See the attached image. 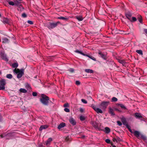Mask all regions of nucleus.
Wrapping results in <instances>:
<instances>
[{
  "label": "nucleus",
  "mask_w": 147,
  "mask_h": 147,
  "mask_svg": "<svg viewBox=\"0 0 147 147\" xmlns=\"http://www.w3.org/2000/svg\"><path fill=\"white\" fill-rule=\"evenodd\" d=\"M85 56L88 57H89V58H90V59H92V60H93L94 61H96V59L94 57L92 56L91 55H89L86 54H85Z\"/></svg>",
  "instance_id": "nucleus-25"
},
{
  "label": "nucleus",
  "mask_w": 147,
  "mask_h": 147,
  "mask_svg": "<svg viewBox=\"0 0 147 147\" xmlns=\"http://www.w3.org/2000/svg\"><path fill=\"white\" fill-rule=\"evenodd\" d=\"M55 57V56H48L47 57V59L48 61H50L53 60L54 58Z\"/></svg>",
  "instance_id": "nucleus-22"
},
{
  "label": "nucleus",
  "mask_w": 147,
  "mask_h": 147,
  "mask_svg": "<svg viewBox=\"0 0 147 147\" xmlns=\"http://www.w3.org/2000/svg\"><path fill=\"white\" fill-rule=\"evenodd\" d=\"M113 140L114 142H115L116 141L117 142V140L116 138H113Z\"/></svg>",
  "instance_id": "nucleus-60"
},
{
  "label": "nucleus",
  "mask_w": 147,
  "mask_h": 147,
  "mask_svg": "<svg viewBox=\"0 0 147 147\" xmlns=\"http://www.w3.org/2000/svg\"><path fill=\"white\" fill-rule=\"evenodd\" d=\"M138 19L139 22L141 23H142V19L141 16L140 15H138Z\"/></svg>",
  "instance_id": "nucleus-28"
},
{
  "label": "nucleus",
  "mask_w": 147,
  "mask_h": 147,
  "mask_svg": "<svg viewBox=\"0 0 147 147\" xmlns=\"http://www.w3.org/2000/svg\"><path fill=\"white\" fill-rule=\"evenodd\" d=\"M117 106H120L121 108L123 109L124 110H127V109L126 108V107L123 104H119V103H117L116 104Z\"/></svg>",
  "instance_id": "nucleus-16"
},
{
  "label": "nucleus",
  "mask_w": 147,
  "mask_h": 147,
  "mask_svg": "<svg viewBox=\"0 0 147 147\" xmlns=\"http://www.w3.org/2000/svg\"><path fill=\"white\" fill-rule=\"evenodd\" d=\"M136 52L140 55H143V52L142 50H136Z\"/></svg>",
  "instance_id": "nucleus-36"
},
{
  "label": "nucleus",
  "mask_w": 147,
  "mask_h": 147,
  "mask_svg": "<svg viewBox=\"0 0 147 147\" xmlns=\"http://www.w3.org/2000/svg\"><path fill=\"white\" fill-rule=\"evenodd\" d=\"M13 76L11 74H7L6 75V77L8 79H11L12 78Z\"/></svg>",
  "instance_id": "nucleus-37"
},
{
  "label": "nucleus",
  "mask_w": 147,
  "mask_h": 147,
  "mask_svg": "<svg viewBox=\"0 0 147 147\" xmlns=\"http://www.w3.org/2000/svg\"><path fill=\"white\" fill-rule=\"evenodd\" d=\"M75 52L76 53L80 54H81V55H83L84 56H85V54H85L82 51H79L78 50H77L75 51Z\"/></svg>",
  "instance_id": "nucleus-30"
},
{
  "label": "nucleus",
  "mask_w": 147,
  "mask_h": 147,
  "mask_svg": "<svg viewBox=\"0 0 147 147\" xmlns=\"http://www.w3.org/2000/svg\"><path fill=\"white\" fill-rule=\"evenodd\" d=\"M85 71L87 73H93L94 72L93 70L90 69H86L85 70Z\"/></svg>",
  "instance_id": "nucleus-24"
},
{
  "label": "nucleus",
  "mask_w": 147,
  "mask_h": 147,
  "mask_svg": "<svg viewBox=\"0 0 147 147\" xmlns=\"http://www.w3.org/2000/svg\"><path fill=\"white\" fill-rule=\"evenodd\" d=\"M48 127V125H42L40 126L39 129V130L40 131H42L43 129H45Z\"/></svg>",
  "instance_id": "nucleus-14"
},
{
  "label": "nucleus",
  "mask_w": 147,
  "mask_h": 147,
  "mask_svg": "<svg viewBox=\"0 0 147 147\" xmlns=\"http://www.w3.org/2000/svg\"><path fill=\"white\" fill-rule=\"evenodd\" d=\"M69 121L70 123L73 126L76 125V122L75 120L72 117H70L69 119Z\"/></svg>",
  "instance_id": "nucleus-10"
},
{
  "label": "nucleus",
  "mask_w": 147,
  "mask_h": 147,
  "mask_svg": "<svg viewBox=\"0 0 147 147\" xmlns=\"http://www.w3.org/2000/svg\"><path fill=\"white\" fill-rule=\"evenodd\" d=\"M66 124L65 123L62 122L60 123L58 127V128L60 129L65 126Z\"/></svg>",
  "instance_id": "nucleus-17"
},
{
  "label": "nucleus",
  "mask_w": 147,
  "mask_h": 147,
  "mask_svg": "<svg viewBox=\"0 0 147 147\" xmlns=\"http://www.w3.org/2000/svg\"><path fill=\"white\" fill-rule=\"evenodd\" d=\"M3 118L2 115L0 114V122H2L3 121Z\"/></svg>",
  "instance_id": "nucleus-46"
},
{
  "label": "nucleus",
  "mask_w": 147,
  "mask_h": 147,
  "mask_svg": "<svg viewBox=\"0 0 147 147\" xmlns=\"http://www.w3.org/2000/svg\"><path fill=\"white\" fill-rule=\"evenodd\" d=\"M0 55L1 57L6 62H8V59L6 55L4 52H1L0 53Z\"/></svg>",
  "instance_id": "nucleus-8"
},
{
  "label": "nucleus",
  "mask_w": 147,
  "mask_h": 147,
  "mask_svg": "<svg viewBox=\"0 0 147 147\" xmlns=\"http://www.w3.org/2000/svg\"><path fill=\"white\" fill-rule=\"evenodd\" d=\"M140 136L141 138L144 141H145V140H147V138L146 137V136H144V135L141 134Z\"/></svg>",
  "instance_id": "nucleus-29"
},
{
  "label": "nucleus",
  "mask_w": 147,
  "mask_h": 147,
  "mask_svg": "<svg viewBox=\"0 0 147 147\" xmlns=\"http://www.w3.org/2000/svg\"><path fill=\"white\" fill-rule=\"evenodd\" d=\"M80 120L81 121H84L85 119V117L82 115L80 116Z\"/></svg>",
  "instance_id": "nucleus-39"
},
{
  "label": "nucleus",
  "mask_w": 147,
  "mask_h": 147,
  "mask_svg": "<svg viewBox=\"0 0 147 147\" xmlns=\"http://www.w3.org/2000/svg\"><path fill=\"white\" fill-rule=\"evenodd\" d=\"M40 102L43 105L47 106L49 103V98L46 95L42 94L40 99Z\"/></svg>",
  "instance_id": "nucleus-1"
},
{
  "label": "nucleus",
  "mask_w": 147,
  "mask_h": 147,
  "mask_svg": "<svg viewBox=\"0 0 147 147\" xmlns=\"http://www.w3.org/2000/svg\"><path fill=\"white\" fill-rule=\"evenodd\" d=\"M27 16V15L25 13H23L22 14V17L24 18L26 17Z\"/></svg>",
  "instance_id": "nucleus-49"
},
{
  "label": "nucleus",
  "mask_w": 147,
  "mask_h": 147,
  "mask_svg": "<svg viewBox=\"0 0 147 147\" xmlns=\"http://www.w3.org/2000/svg\"><path fill=\"white\" fill-rule=\"evenodd\" d=\"M18 66V64L17 63H14L12 64V67L13 68H16Z\"/></svg>",
  "instance_id": "nucleus-32"
},
{
  "label": "nucleus",
  "mask_w": 147,
  "mask_h": 147,
  "mask_svg": "<svg viewBox=\"0 0 147 147\" xmlns=\"http://www.w3.org/2000/svg\"><path fill=\"white\" fill-rule=\"evenodd\" d=\"M125 15L126 17L129 20H130L131 17L132 16V13L130 12H127L125 13Z\"/></svg>",
  "instance_id": "nucleus-11"
},
{
  "label": "nucleus",
  "mask_w": 147,
  "mask_h": 147,
  "mask_svg": "<svg viewBox=\"0 0 147 147\" xmlns=\"http://www.w3.org/2000/svg\"><path fill=\"white\" fill-rule=\"evenodd\" d=\"M7 2L10 5L13 6L15 5L14 3L12 1H9V0L7 1Z\"/></svg>",
  "instance_id": "nucleus-34"
},
{
  "label": "nucleus",
  "mask_w": 147,
  "mask_h": 147,
  "mask_svg": "<svg viewBox=\"0 0 147 147\" xmlns=\"http://www.w3.org/2000/svg\"><path fill=\"white\" fill-rule=\"evenodd\" d=\"M129 20L131 22H133L137 21V19L135 17H132V19H131Z\"/></svg>",
  "instance_id": "nucleus-33"
},
{
  "label": "nucleus",
  "mask_w": 147,
  "mask_h": 147,
  "mask_svg": "<svg viewBox=\"0 0 147 147\" xmlns=\"http://www.w3.org/2000/svg\"><path fill=\"white\" fill-rule=\"evenodd\" d=\"M0 90L5 89V86L6 84L5 80L3 79H1L0 81Z\"/></svg>",
  "instance_id": "nucleus-5"
},
{
  "label": "nucleus",
  "mask_w": 147,
  "mask_h": 147,
  "mask_svg": "<svg viewBox=\"0 0 147 147\" xmlns=\"http://www.w3.org/2000/svg\"><path fill=\"white\" fill-rule=\"evenodd\" d=\"M15 5H19L21 3V2H20L19 1H18L17 0L16 1H15Z\"/></svg>",
  "instance_id": "nucleus-41"
},
{
  "label": "nucleus",
  "mask_w": 147,
  "mask_h": 147,
  "mask_svg": "<svg viewBox=\"0 0 147 147\" xmlns=\"http://www.w3.org/2000/svg\"><path fill=\"white\" fill-rule=\"evenodd\" d=\"M144 32L147 35V29H144Z\"/></svg>",
  "instance_id": "nucleus-61"
},
{
  "label": "nucleus",
  "mask_w": 147,
  "mask_h": 147,
  "mask_svg": "<svg viewBox=\"0 0 147 147\" xmlns=\"http://www.w3.org/2000/svg\"><path fill=\"white\" fill-rule=\"evenodd\" d=\"M108 112L109 113L111 114V116H115V114L114 112V110L111 107H109V110Z\"/></svg>",
  "instance_id": "nucleus-12"
},
{
  "label": "nucleus",
  "mask_w": 147,
  "mask_h": 147,
  "mask_svg": "<svg viewBox=\"0 0 147 147\" xmlns=\"http://www.w3.org/2000/svg\"><path fill=\"white\" fill-rule=\"evenodd\" d=\"M116 138H117V142H118V141L121 142L122 141L121 139V138H119V137L116 136Z\"/></svg>",
  "instance_id": "nucleus-43"
},
{
  "label": "nucleus",
  "mask_w": 147,
  "mask_h": 147,
  "mask_svg": "<svg viewBox=\"0 0 147 147\" xmlns=\"http://www.w3.org/2000/svg\"><path fill=\"white\" fill-rule=\"evenodd\" d=\"M110 129L108 127H106L105 128V130L104 131L106 134H108L110 132Z\"/></svg>",
  "instance_id": "nucleus-23"
},
{
  "label": "nucleus",
  "mask_w": 147,
  "mask_h": 147,
  "mask_svg": "<svg viewBox=\"0 0 147 147\" xmlns=\"http://www.w3.org/2000/svg\"><path fill=\"white\" fill-rule=\"evenodd\" d=\"M134 116L136 118H141V119L142 120L144 121L145 118L143 117L141 114L138 113H136L134 114Z\"/></svg>",
  "instance_id": "nucleus-9"
},
{
  "label": "nucleus",
  "mask_w": 147,
  "mask_h": 147,
  "mask_svg": "<svg viewBox=\"0 0 147 147\" xmlns=\"http://www.w3.org/2000/svg\"><path fill=\"white\" fill-rule=\"evenodd\" d=\"M109 103V101H104L101 102L100 106L102 109H105Z\"/></svg>",
  "instance_id": "nucleus-4"
},
{
  "label": "nucleus",
  "mask_w": 147,
  "mask_h": 147,
  "mask_svg": "<svg viewBox=\"0 0 147 147\" xmlns=\"http://www.w3.org/2000/svg\"><path fill=\"white\" fill-rule=\"evenodd\" d=\"M98 54L99 55V56L102 58L103 59L107 60V54L106 53H104L102 52L99 51Z\"/></svg>",
  "instance_id": "nucleus-6"
},
{
  "label": "nucleus",
  "mask_w": 147,
  "mask_h": 147,
  "mask_svg": "<svg viewBox=\"0 0 147 147\" xmlns=\"http://www.w3.org/2000/svg\"><path fill=\"white\" fill-rule=\"evenodd\" d=\"M52 99L53 102H52V101H51L50 100H49V101L51 103V104H52L53 105H54V103L53 102H54V99H53V98Z\"/></svg>",
  "instance_id": "nucleus-58"
},
{
  "label": "nucleus",
  "mask_w": 147,
  "mask_h": 147,
  "mask_svg": "<svg viewBox=\"0 0 147 147\" xmlns=\"http://www.w3.org/2000/svg\"><path fill=\"white\" fill-rule=\"evenodd\" d=\"M134 135L136 138H138V139H140L139 137L140 136L141 134L138 131H134Z\"/></svg>",
  "instance_id": "nucleus-15"
},
{
  "label": "nucleus",
  "mask_w": 147,
  "mask_h": 147,
  "mask_svg": "<svg viewBox=\"0 0 147 147\" xmlns=\"http://www.w3.org/2000/svg\"><path fill=\"white\" fill-rule=\"evenodd\" d=\"M105 142L108 144H110L111 143L110 140L109 139H107L105 140Z\"/></svg>",
  "instance_id": "nucleus-48"
},
{
  "label": "nucleus",
  "mask_w": 147,
  "mask_h": 147,
  "mask_svg": "<svg viewBox=\"0 0 147 147\" xmlns=\"http://www.w3.org/2000/svg\"><path fill=\"white\" fill-rule=\"evenodd\" d=\"M64 110L65 111L67 112H70L69 109L67 108H65Z\"/></svg>",
  "instance_id": "nucleus-50"
},
{
  "label": "nucleus",
  "mask_w": 147,
  "mask_h": 147,
  "mask_svg": "<svg viewBox=\"0 0 147 147\" xmlns=\"http://www.w3.org/2000/svg\"><path fill=\"white\" fill-rule=\"evenodd\" d=\"M69 18H66L62 16H60L57 18V19H58L62 20L65 21H67Z\"/></svg>",
  "instance_id": "nucleus-21"
},
{
  "label": "nucleus",
  "mask_w": 147,
  "mask_h": 147,
  "mask_svg": "<svg viewBox=\"0 0 147 147\" xmlns=\"http://www.w3.org/2000/svg\"><path fill=\"white\" fill-rule=\"evenodd\" d=\"M63 107H69V105L68 103H66L64 105Z\"/></svg>",
  "instance_id": "nucleus-44"
},
{
  "label": "nucleus",
  "mask_w": 147,
  "mask_h": 147,
  "mask_svg": "<svg viewBox=\"0 0 147 147\" xmlns=\"http://www.w3.org/2000/svg\"><path fill=\"white\" fill-rule=\"evenodd\" d=\"M121 121L123 123V124L126 126V125L128 124L126 120V118L124 117H123L121 119Z\"/></svg>",
  "instance_id": "nucleus-18"
},
{
  "label": "nucleus",
  "mask_w": 147,
  "mask_h": 147,
  "mask_svg": "<svg viewBox=\"0 0 147 147\" xmlns=\"http://www.w3.org/2000/svg\"><path fill=\"white\" fill-rule=\"evenodd\" d=\"M7 133H3L2 134H3V136L4 137H6V139L9 140L10 139V138H7Z\"/></svg>",
  "instance_id": "nucleus-38"
},
{
  "label": "nucleus",
  "mask_w": 147,
  "mask_h": 147,
  "mask_svg": "<svg viewBox=\"0 0 147 147\" xmlns=\"http://www.w3.org/2000/svg\"><path fill=\"white\" fill-rule=\"evenodd\" d=\"M16 133L14 132H11L9 133H7V138H11L16 136ZM10 139V138H9Z\"/></svg>",
  "instance_id": "nucleus-13"
},
{
  "label": "nucleus",
  "mask_w": 147,
  "mask_h": 147,
  "mask_svg": "<svg viewBox=\"0 0 147 147\" xmlns=\"http://www.w3.org/2000/svg\"><path fill=\"white\" fill-rule=\"evenodd\" d=\"M32 95L34 96H36L37 95V93L36 92H33L32 93Z\"/></svg>",
  "instance_id": "nucleus-47"
},
{
  "label": "nucleus",
  "mask_w": 147,
  "mask_h": 147,
  "mask_svg": "<svg viewBox=\"0 0 147 147\" xmlns=\"http://www.w3.org/2000/svg\"><path fill=\"white\" fill-rule=\"evenodd\" d=\"M76 84L77 85H80V82L79 81H76Z\"/></svg>",
  "instance_id": "nucleus-52"
},
{
  "label": "nucleus",
  "mask_w": 147,
  "mask_h": 147,
  "mask_svg": "<svg viewBox=\"0 0 147 147\" xmlns=\"http://www.w3.org/2000/svg\"><path fill=\"white\" fill-rule=\"evenodd\" d=\"M76 18L79 21H81L83 19L82 16H76Z\"/></svg>",
  "instance_id": "nucleus-26"
},
{
  "label": "nucleus",
  "mask_w": 147,
  "mask_h": 147,
  "mask_svg": "<svg viewBox=\"0 0 147 147\" xmlns=\"http://www.w3.org/2000/svg\"><path fill=\"white\" fill-rule=\"evenodd\" d=\"M27 22L28 24H33V22L30 20H28L27 21Z\"/></svg>",
  "instance_id": "nucleus-53"
},
{
  "label": "nucleus",
  "mask_w": 147,
  "mask_h": 147,
  "mask_svg": "<svg viewBox=\"0 0 147 147\" xmlns=\"http://www.w3.org/2000/svg\"><path fill=\"white\" fill-rule=\"evenodd\" d=\"M39 147H44V146H43V145L42 144H41L39 145Z\"/></svg>",
  "instance_id": "nucleus-63"
},
{
  "label": "nucleus",
  "mask_w": 147,
  "mask_h": 147,
  "mask_svg": "<svg viewBox=\"0 0 147 147\" xmlns=\"http://www.w3.org/2000/svg\"><path fill=\"white\" fill-rule=\"evenodd\" d=\"M3 40L2 42L4 43H8L9 42V40L6 38H4L2 39Z\"/></svg>",
  "instance_id": "nucleus-27"
},
{
  "label": "nucleus",
  "mask_w": 147,
  "mask_h": 147,
  "mask_svg": "<svg viewBox=\"0 0 147 147\" xmlns=\"http://www.w3.org/2000/svg\"><path fill=\"white\" fill-rule=\"evenodd\" d=\"M91 107L96 112H97V113H103L102 111L100 109L96 108V106L92 104L91 105Z\"/></svg>",
  "instance_id": "nucleus-7"
},
{
  "label": "nucleus",
  "mask_w": 147,
  "mask_h": 147,
  "mask_svg": "<svg viewBox=\"0 0 147 147\" xmlns=\"http://www.w3.org/2000/svg\"><path fill=\"white\" fill-rule=\"evenodd\" d=\"M26 87L29 89L31 88L30 86L28 84H27V85H26Z\"/></svg>",
  "instance_id": "nucleus-56"
},
{
  "label": "nucleus",
  "mask_w": 147,
  "mask_h": 147,
  "mask_svg": "<svg viewBox=\"0 0 147 147\" xmlns=\"http://www.w3.org/2000/svg\"><path fill=\"white\" fill-rule=\"evenodd\" d=\"M93 126L95 128L98 129V124L97 123H96V125H93Z\"/></svg>",
  "instance_id": "nucleus-57"
},
{
  "label": "nucleus",
  "mask_w": 147,
  "mask_h": 147,
  "mask_svg": "<svg viewBox=\"0 0 147 147\" xmlns=\"http://www.w3.org/2000/svg\"><path fill=\"white\" fill-rule=\"evenodd\" d=\"M20 91L21 92H22L23 93H26L27 92V90H26L24 88H20Z\"/></svg>",
  "instance_id": "nucleus-35"
},
{
  "label": "nucleus",
  "mask_w": 147,
  "mask_h": 147,
  "mask_svg": "<svg viewBox=\"0 0 147 147\" xmlns=\"http://www.w3.org/2000/svg\"><path fill=\"white\" fill-rule=\"evenodd\" d=\"M118 61L119 63L121 64L123 66H125L127 64V62L124 60L119 59Z\"/></svg>",
  "instance_id": "nucleus-19"
},
{
  "label": "nucleus",
  "mask_w": 147,
  "mask_h": 147,
  "mask_svg": "<svg viewBox=\"0 0 147 147\" xmlns=\"http://www.w3.org/2000/svg\"><path fill=\"white\" fill-rule=\"evenodd\" d=\"M126 127L127 128V129H128L129 130V129H131L130 126L128 125V124H127L126 125Z\"/></svg>",
  "instance_id": "nucleus-54"
},
{
  "label": "nucleus",
  "mask_w": 147,
  "mask_h": 147,
  "mask_svg": "<svg viewBox=\"0 0 147 147\" xmlns=\"http://www.w3.org/2000/svg\"><path fill=\"white\" fill-rule=\"evenodd\" d=\"M80 111L81 113H83L84 112V109L82 108H80Z\"/></svg>",
  "instance_id": "nucleus-59"
},
{
  "label": "nucleus",
  "mask_w": 147,
  "mask_h": 147,
  "mask_svg": "<svg viewBox=\"0 0 147 147\" xmlns=\"http://www.w3.org/2000/svg\"><path fill=\"white\" fill-rule=\"evenodd\" d=\"M61 24V23L59 21L55 23L49 22V25H47V27L49 29H51L56 27L58 24Z\"/></svg>",
  "instance_id": "nucleus-3"
},
{
  "label": "nucleus",
  "mask_w": 147,
  "mask_h": 147,
  "mask_svg": "<svg viewBox=\"0 0 147 147\" xmlns=\"http://www.w3.org/2000/svg\"><path fill=\"white\" fill-rule=\"evenodd\" d=\"M81 101L82 102H83V103H84L85 104H86L87 103V101L84 99H82Z\"/></svg>",
  "instance_id": "nucleus-45"
},
{
  "label": "nucleus",
  "mask_w": 147,
  "mask_h": 147,
  "mask_svg": "<svg viewBox=\"0 0 147 147\" xmlns=\"http://www.w3.org/2000/svg\"><path fill=\"white\" fill-rule=\"evenodd\" d=\"M115 110L116 111H117L121 113L122 112V111L121 110H119L117 108H115Z\"/></svg>",
  "instance_id": "nucleus-55"
},
{
  "label": "nucleus",
  "mask_w": 147,
  "mask_h": 147,
  "mask_svg": "<svg viewBox=\"0 0 147 147\" xmlns=\"http://www.w3.org/2000/svg\"><path fill=\"white\" fill-rule=\"evenodd\" d=\"M2 21L4 24L9 23V20L7 18H3L2 19Z\"/></svg>",
  "instance_id": "nucleus-20"
},
{
  "label": "nucleus",
  "mask_w": 147,
  "mask_h": 147,
  "mask_svg": "<svg viewBox=\"0 0 147 147\" xmlns=\"http://www.w3.org/2000/svg\"><path fill=\"white\" fill-rule=\"evenodd\" d=\"M111 145L112 147H116L114 145L112 142L111 143Z\"/></svg>",
  "instance_id": "nucleus-62"
},
{
  "label": "nucleus",
  "mask_w": 147,
  "mask_h": 147,
  "mask_svg": "<svg viewBox=\"0 0 147 147\" xmlns=\"http://www.w3.org/2000/svg\"><path fill=\"white\" fill-rule=\"evenodd\" d=\"M52 139L51 138H49L47 141L46 145H47L49 144L50 142L52 141Z\"/></svg>",
  "instance_id": "nucleus-31"
},
{
  "label": "nucleus",
  "mask_w": 147,
  "mask_h": 147,
  "mask_svg": "<svg viewBox=\"0 0 147 147\" xmlns=\"http://www.w3.org/2000/svg\"><path fill=\"white\" fill-rule=\"evenodd\" d=\"M117 123L119 126H121L122 125V123L120 121H117Z\"/></svg>",
  "instance_id": "nucleus-51"
},
{
  "label": "nucleus",
  "mask_w": 147,
  "mask_h": 147,
  "mask_svg": "<svg viewBox=\"0 0 147 147\" xmlns=\"http://www.w3.org/2000/svg\"><path fill=\"white\" fill-rule=\"evenodd\" d=\"M117 101V99L115 97H113L112 98L111 101L112 102H115Z\"/></svg>",
  "instance_id": "nucleus-40"
},
{
  "label": "nucleus",
  "mask_w": 147,
  "mask_h": 147,
  "mask_svg": "<svg viewBox=\"0 0 147 147\" xmlns=\"http://www.w3.org/2000/svg\"><path fill=\"white\" fill-rule=\"evenodd\" d=\"M68 71L71 73H73L74 72V70L73 68H70L68 70Z\"/></svg>",
  "instance_id": "nucleus-42"
},
{
  "label": "nucleus",
  "mask_w": 147,
  "mask_h": 147,
  "mask_svg": "<svg viewBox=\"0 0 147 147\" xmlns=\"http://www.w3.org/2000/svg\"><path fill=\"white\" fill-rule=\"evenodd\" d=\"M129 131L131 133H133V131H132V130H131V129H129Z\"/></svg>",
  "instance_id": "nucleus-64"
},
{
  "label": "nucleus",
  "mask_w": 147,
  "mask_h": 147,
  "mask_svg": "<svg viewBox=\"0 0 147 147\" xmlns=\"http://www.w3.org/2000/svg\"><path fill=\"white\" fill-rule=\"evenodd\" d=\"M24 69H15L13 71L14 73L17 74V77L18 78H20L24 74Z\"/></svg>",
  "instance_id": "nucleus-2"
}]
</instances>
